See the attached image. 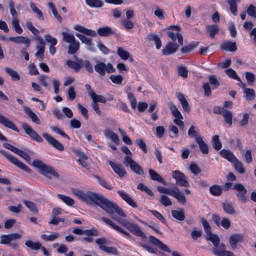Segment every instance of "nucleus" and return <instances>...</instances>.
Listing matches in <instances>:
<instances>
[{
    "instance_id": "nucleus-11",
    "label": "nucleus",
    "mask_w": 256,
    "mask_h": 256,
    "mask_svg": "<svg viewBox=\"0 0 256 256\" xmlns=\"http://www.w3.org/2000/svg\"><path fill=\"white\" fill-rule=\"evenodd\" d=\"M226 245L224 243H222L220 244L218 248H214L212 252L217 256H235L232 252L226 250Z\"/></svg>"
},
{
    "instance_id": "nucleus-30",
    "label": "nucleus",
    "mask_w": 256,
    "mask_h": 256,
    "mask_svg": "<svg viewBox=\"0 0 256 256\" xmlns=\"http://www.w3.org/2000/svg\"><path fill=\"white\" fill-rule=\"evenodd\" d=\"M89 96L91 97L92 102L96 103L100 102L104 104L106 102V99L103 96L96 94L94 91H90L89 92Z\"/></svg>"
},
{
    "instance_id": "nucleus-4",
    "label": "nucleus",
    "mask_w": 256,
    "mask_h": 256,
    "mask_svg": "<svg viewBox=\"0 0 256 256\" xmlns=\"http://www.w3.org/2000/svg\"><path fill=\"white\" fill-rule=\"evenodd\" d=\"M22 237V234L18 233L2 235L0 238V244L8 245L12 248L16 249L18 248V244L12 242L20 239Z\"/></svg>"
},
{
    "instance_id": "nucleus-1",
    "label": "nucleus",
    "mask_w": 256,
    "mask_h": 256,
    "mask_svg": "<svg viewBox=\"0 0 256 256\" xmlns=\"http://www.w3.org/2000/svg\"><path fill=\"white\" fill-rule=\"evenodd\" d=\"M84 202L89 204H95L111 215L116 212L122 218L126 217V214L116 204L100 194L87 192Z\"/></svg>"
},
{
    "instance_id": "nucleus-39",
    "label": "nucleus",
    "mask_w": 256,
    "mask_h": 256,
    "mask_svg": "<svg viewBox=\"0 0 256 256\" xmlns=\"http://www.w3.org/2000/svg\"><path fill=\"white\" fill-rule=\"evenodd\" d=\"M80 59H77L76 62L68 60L66 61V65L71 68L74 69L76 71L78 72L81 68V64L80 62Z\"/></svg>"
},
{
    "instance_id": "nucleus-24",
    "label": "nucleus",
    "mask_w": 256,
    "mask_h": 256,
    "mask_svg": "<svg viewBox=\"0 0 256 256\" xmlns=\"http://www.w3.org/2000/svg\"><path fill=\"white\" fill-rule=\"evenodd\" d=\"M148 172H149L151 180L161 182L164 186L167 185L166 182L154 170H153L152 169H150L148 170Z\"/></svg>"
},
{
    "instance_id": "nucleus-55",
    "label": "nucleus",
    "mask_w": 256,
    "mask_h": 256,
    "mask_svg": "<svg viewBox=\"0 0 256 256\" xmlns=\"http://www.w3.org/2000/svg\"><path fill=\"white\" fill-rule=\"evenodd\" d=\"M80 62L81 64V68L84 66L86 68V70L90 72H93L92 66L90 62L88 60H80Z\"/></svg>"
},
{
    "instance_id": "nucleus-36",
    "label": "nucleus",
    "mask_w": 256,
    "mask_h": 256,
    "mask_svg": "<svg viewBox=\"0 0 256 256\" xmlns=\"http://www.w3.org/2000/svg\"><path fill=\"white\" fill-rule=\"evenodd\" d=\"M62 36L63 40L66 43L71 44L72 42L76 41L74 35L72 32H62Z\"/></svg>"
},
{
    "instance_id": "nucleus-31",
    "label": "nucleus",
    "mask_w": 256,
    "mask_h": 256,
    "mask_svg": "<svg viewBox=\"0 0 256 256\" xmlns=\"http://www.w3.org/2000/svg\"><path fill=\"white\" fill-rule=\"evenodd\" d=\"M206 30L210 36L214 38L219 31V28L216 24L208 25L206 26Z\"/></svg>"
},
{
    "instance_id": "nucleus-51",
    "label": "nucleus",
    "mask_w": 256,
    "mask_h": 256,
    "mask_svg": "<svg viewBox=\"0 0 256 256\" xmlns=\"http://www.w3.org/2000/svg\"><path fill=\"white\" fill-rule=\"evenodd\" d=\"M58 197L68 206H71L74 204V200L62 194H58Z\"/></svg>"
},
{
    "instance_id": "nucleus-26",
    "label": "nucleus",
    "mask_w": 256,
    "mask_h": 256,
    "mask_svg": "<svg viewBox=\"0 0 256 256\" xmlns=\"http://www.w3.org/2000/svg\"><path fill=\"white\" fill-rule=\"evenodd\" d=\"M222 206L224 212L227 214L233 215L236 214V210L232 203L224 202H222Z\"/></svg>"
},
{
    "instance_id": "nucleus-27",
    "label": "nucleus",
    "mask_w": 256,
    "mask_h": 256,
    "mask_svg": "<svg viewBox=\"0 0 256 256\" xmlns=\"http://www.w3.org/2000/svg\"><path fill=\"white\" fill-rule=\"evenodd\" d=\"M104 136L106 138H110L116 144H118L120 142L118 134L109 128H106L104 130Z\"/></svg>"
},
{
    "instance_id": "nucleus-15",
    "label": "nucleus",
    "mask_w": 256,
    "mask_h": 256,
    "mask_svg": "<svg viewBox=\"0 0 256 256\" xmlns=\"http://www.w3.org/2000/svg\"><path fill=\"white\" fill-rule=\"evenodd\" d=\"M118 193L121 198L130 206L134 208H136L138 207L136 202L131 198L128 194L123 190H118Z\"/></svg>"
},
{
    "instance_id": "nucleus-57",
    "label": "nucleus",
    "mask_w": 256,
    "mask_h": 256,
    "mask_svg": "<svg viewBox=\"0 0 256 256\" xmlns=\"http://www.w3.org/2000/svg\"><path fill=\"white\" fill-rule=\"evenodd\" d=\"M159 200L160 202L165 206H168L172 204V202L170 199L166 195H160Z\"/></svg>"
},
{
    "instance_id": "nucleus-28",
    "label": "nucleus",
    "mask_w": 256,
    "mask_h": 256,
    "mask_svg": "<svg viewBox=\"0 0 256 256\" xmlns=\"http://www.w3.org/2000/svg\"><path fill=\"white\" fill-rule=\"evenodd\" d=\"M209 191L210 194L214 196H220L222 193V186L218 184L212 185L210 187Z\"/></svg>"
},
{
    "instance_id": "nucleus-47",
    "label": "nucleus",
    "mask_w": 256,
    "mask_h": 256,
    "mask_svg": "<svg viewBox=\"0 0 256 256\" xmlns=\"http://www.w3.org/2000/svg\"><path fill=\"white\" fill-rule=\"evenodd\" d=\"M8 6L10 14L12 16V20L18 19V13L15 9V4L12 0H10L8 2Z\"/></svg>"
},
{
    "instance_id": "nucleus-25",
    "label": "nucleus",
    "mask_w": 256,
    "mask_h": 256,
    "mask_svg": "<svg viewBox=\"0 0 256 256\" xmlns=\"http://www.w3.org/2000/svg\"><path fill=\"white\" fill-rule=\"evenodd\" d=\"M196 141L199 146L200 151L203 154L208 153V144L204 141L201 136L196 138Z\"/></svg>"
},
{
    "instance_id": "nucleus-18",
    "label": "nucleus",
    "mask_w": 256,
    "mask_h": 256,
    "mask_svg": "<svg viewBox=\"0 0 256 256\" xmlns=\"http://www.w3.org/2000/svg\"><path fill=\"white\" fill-rule=\"evenodd\" d=\"M178 48V46L177 44L169 42L162 50V53L164 55H170L174 53Z\"/></svg>"
},
{
    "instance_id": "nucleus-34",
    "label": "nucleus",
    "mask_w": 256,
    "mask_h": 256,
    "mask_svg": "<svg viewBox=\"0 0 256 256\" xmlns=\"http://www.w3.org/2000/svg\"><path fill=\"white\" fill-rule=\"evenodd\" d=\"M172 215L173 218L180 221L184 220L186 218L184 209H180V210H172Z\"/></svg>"
},
{
    "instance_id": "nucleus-29",
    "label": "nucleus",
    "mask_w": 256,
    "mask_h": 256,
    "mask_svg": "<svg viewBox=\"0 0 256 256\" xmlns=\"http://www.w3.org/2000/svg\"><path fill=\"white\" fill-rule=\"evenodd\" d=\"M206 239L207 240L212 242L214 248H218V245L220 243V239L218 236L210 232L206 235Z\"/></svg>"
},
{
    "instance_id": "nucleus-19",
    "label": "nucleus",
    "mask_w": 256,
    "mask_h": 256,
    "mask_svg": "<svg viewBox=\"0 0 256 256\" xmlns=\"http://www.w3.org/2000/svg\"><path fill=\"white\" fill-rule=\"evenodd\" d=\"M8 39L10 42L17 44L22 43L26 44V47L30 46V40L28 38L22 36H12L10 37Z\"/></svg>"
},
{
    "instance_id": "nucleus-32",
    "label": "nucleus",
    "mask_w": 256,
    "mask_h": 256,
    "mask_svg": "<svg viewBox=\"0 0 256 256\" xmlns=\"http://www.w3.org/2000/svg\"><path fill=\"white\" fill-rule=\"evenodd\" d=\"M221 48L223 50L234 52L236 50V46L234 42H226L222 44Z\"/></svg>"
},
{
    "instance_id": "nucleus-61",
    "label": "nucleus",
    "mask_w": 256,
    "mask_h": 256,
    "mask_svg": "<svg viewBox=\"0 0 256 256\" xmlns=\"http://www.w3.org/2000/svg\"><path fill=\"white\" fill-rule=\"evenodd\" d=\"M110 79L115 84H122L123 77L122 75H112L110 76Z\"/></svg>"
},
{
    "instance_id": "nucleus-5",
    "label": "nucleus",
    "mask_w": 256,
    "mask_h": 256,
    "mask_svg": "<svg viewBox=\"0 0 256 256\" xmlns=\"http://www.w3.org/2000/svg\"><path fill=\"white\" fill-rule=\"evenodd\" d=\"M232 190H235V194L238 200L242 203H246L248 198L247 196L248 190L240 183L234 184Z\"/></svg>"
},
{
    "instance_id": "nucleus-20",
    "label": "nucleus",
    "mask_w": 256,
    "mask_h": 256,
    "mask_svg": "<svg viewBox=\"0 0 256 256\" xmlns=\"http://www.w3.org/2000/svg\"><path fill=\"white\" fill-rule=\"evenodd\" d=\"M108 164L111 166L114 172L120 178L124 177L126 174V171L122 167L116 164L112 161H108Z\"/></svg>"
},
{
    "instance_id": "nucleus-14",
    "label": "nucleus",
    "mask_w": 256,
    "mask_h": 256,
    "mask_svg": "<svg viewBox=\"0 0 256 256\" xmlns=\"http://www.w3.org/2000/svg\"><path fill=\"white\" fill-rule=\"evenodd\" d=\"M176 198L178 202L182 204H186V198L183 192H180V190L174 186L172 189V192L171 195Z\"/></svg>"
},
{
    "instance_id": "nucleus-12",
    "label": "nucleus",
    "mask_w": 256,
    "mask_h": 256,
    "mask_svg": "<svg viewBox=\"0 0 256 256\" xmlns=\"http://www.w3.org/2000/svg\"><path fill=\"white\" fill-rule=\"evenodd\" d=\"M126 163L124 164L126 166H130L131 170L138 174H144V170L141 166L136 162L132 158H129L126 159Z\"/></svg>"
},
{
    "instance_id": "nucleus-35",
    "label": "nucleus",
    "mask_w": 256,
    "mask_h": 256,
    "mask_svg": "<svg viewBox=\"0 0 256 256\" xmlns=\"http://www.w3.org/2000/svg\"><path fill=\"white\" fill-rule=\"evenodd\" d=\"M220 154L223 158H226L231 162L236 158V156L231 151L225 149L222 150L220 152Z\"/></svg>"
},
{
    "instance_id": "nucleus-23",
    "label": "nucleus",
    "mask_w": 256,
    "mask_h": 256,
    "mask_svg": "<svg viewBox=\"0 0 256 256\" xmlns=\"http://www.w3.org/2000/svg\"><path fill=\"white\" fill-rule=\"evenodd\" d=\"M98 34L101 36H108L114 34V30L108 26L100 28L97 30Z\"/></svg>"
},
{
    "instance_id": "nucleus-33",
    "label": "nucleus",
    "mask_w": 256,
    "mask_h": 256,
    "mask_svg": "<svg viewBox=\"0 0 256 256\" xmlns=\"http://www.w3.org/2000/svg\"><path fill=\"white\" fill-rule=\"evenodd\" d=\"M168 36L172 38L173 41H175L177 38L178 40V42L180 46H183V36L182 34L180 33L176 32L174 33L172 32H168Z\"/></svg>"
},
{
    "instance_id": "nucleus-41",
    "label": "nucleus",
    "mask_w": 256,
    "mask_h": 256,
    "mask_svg": "<svg viewBox=\"0 0 256 256\" xmlns=\"http://www.w3.org/2000/svg\"><path fill=\"white\" fill-rule=\"evenodd\" d=\"M79 47L80 43L78 41L76 40L74 42H72L71 44H69V46L68 47V54H75L79 49Z\"/></svg>"
},
{
    "instance_id": "nucleus-16",
    "label": "nucleus",
    "mask_w": 256,
    "mask_h": 256,
    "mask_svg": "<svg viewBox=\"0 0 256 256\" xmlns=\"http://www.w3.org/2000/svg\"><path fill=\"white\" fill-rule=\"evenodd\" d=\"M149 240L151 243L155 244L158 247L160 250L166 252H170L171 250L169 248L164 244L162 242L155 238L152 236H149Z\"/></svg>"
},
{
    "instance_id": "nucleus-40",
    "label": "nucleus",
    "mask_w": 256,
    "mask_h": 256,
    "mask_svg": "<svg viewBox=\"0 0 256 256\" xmlns=\"http://www.w3.org/2000/svg\"><path fill=\"white\" fill-rule=\"evenodd\" d=\"M25 245L34 250H38L41 248V244L39 242H34L31 240H26Z\"/></svg>"
},
{
    "instance_id": "nucleus-60",
    "label": "nucleus",
    "mask_w": 256,
    "mask_h": 256,
    "mask_svg": "<svg viewBox=\"0 0 256 256\" xmlns=\"http://www.w3.org/2000/svg\"><path fill=\"white\" fill-rule=\"evenodd\" d=\"M40 84L44 87H47L50 82V78L46 75H41L38 78Z\"/></svg>"
},
{
    "instance_id": "nucleus-46",
    "label": "nucleus",
    "mask_w": 256,
    "mask_h": 256,
    "mask_svg": "<svg viewBox=\"0 0 256 256\" xmlns=\"http://www.w3.org/2000/svg\"><path fill=\"white\" fill-rule=\"evenodd\" d=\"M48 6L51 10L54 18H56L60 22H62V17L58 14L54 4L52 2H49Z\"/></svg>"
},
{
    "instance_id": "nucleus-22",
    "label": "nucleus",
    "mask_w": 256,
    "mask_h": 256,
    "mask_svg": "<svg viewBox=\"0 0 256 256\" xmlns=\"http://www.w3.org/2000/svg\"><path fill=\"white\" fill-rule=\"evenodd\" d=\"M24 110L26 114L31 118L32 120L37 124H40V120L37 115L32 112V109L28 106H24Z\"/></svg>"
},
{
    "instance_id": "nucleus-10",
    "label": "nucleus",
    "mask_w": 256,
    "mask_h": 256,
    "mask_svg": "<svg viewBox=\"0 0 256 256\" xmlns=\"http://www.w3.org/2000/svg\"><path fill=\"white\" fill-rule=\"evenodd\" d=\"M43 137L46 140L48 143L60 151H62L64 150L63 145L58 140H56L50 134L48 133H44Z\"/></svg>"
},
{
    "instance_id": "nucleus-44",
    "label": "nucleus",
    "mask_w": 256,
    "mask_h": 256,
    "mask_svg": "<svg viewBox=\"0 0 256 256\" xmlns=\"http://www.w3.org/2000/svg\"><path fill=\"white\" fill-rule=\"evenodd\" d=\"M58 237L59 234L56 232H50V235H47L45 234L41 235V238L46 242L54 240Z\"/></svg>"
},
{
    "instance_id": "nucleus-54",
    "label": "nucleus",
    "mask_w": 256,
    "mask_h": 256,
    "mask_svg": "<svg viewBox=\"0 0 256 256\" xmlns=\"http://www.w3.org/2000/svg\"><path fill=\"white\" fill-rule=\"evenodd\" d=\"M36 48L38 51L35 55L38 58L39 60L42 62L43 60L44 46L42 45H37Z\"/></svg>"
},
{
    "instance_id": "nucleus-2",
    "label": "nucleus",
    "mask_w": 256,
    "mask_h": 256,
    "mask_svg": "<svg viewBox=\"0 0 256 256\" xmlns=\"http://www.w3.org/2000/svg\"><path fill=\"white\" fill-rule=\"evenodd\" d=\"M32 164L34 166L40 170L39 172L40 174L50 179L51 177L47 174H50L55 178H59L58 174L52 166L46 165L42 160H34Z\"/></svg>"
},
{
    "instance_id": "nucleus-62",
    "label": "nucleus",
    "mask_w": 256,
    "mask_h": 256,
    "mask_svg": "<svg viewBox=\"0 0 256 256\" xmlns=\"http://www.w3.org/2000/svg\"><path fill=\"white\" fill-rule=\"evenodd\" d=\"M76 35L80 40L82 43L85 44L88 46H90L92 44V40L90 38L79 34H76Z\"/></svg>"
},
{
    "instance_id": "nucleus-9",
    "label": "nucleus",
    "mask_w": 256,
    "mask_h": 256,
    "mask_svg": "<svg viewBox=\"0 0 256 256\" xmlns=\"http://www.w3.org/2000/svg\"><path fill=\"white\" fill-rule=\"evenodd\" d=\"M244 240V236L242 234L234 233L230 236L228 242L231 248L234 250L236 248L238 244L242 242Z\"/></svg>"
},
{
    "instance_id": "nucleus-37",
    "label": "nucleus",
    "mask_w": 256,
    "mask_h": 256,
    "mask_svg": "<svg viewBox=\"0 0 256 256\" xmlns=\"http://www.w3.org/2000/svg\"><path fill=\"white\" fill-rule=\"evenodd\" d=\"M169 106L174 116L179 119L183 118L182 116L175 104L170 102L169 104Z\"/></svg>"
},
{
    "instance_id": "nucleus-7",
    "label": "nucleus",
    "mask_w": 256,
    "mask_h": 256,
    "mask_svg": "<svg viewBox=\"0 0 256 256\" xmlns=\"http://www.w3.org/2000/svg\"><path fill=\"white\" fill-rule=\"evenodd\" d=\"M172 176L176 180V184L180 186L189 187L190 184L186 177L182 172L176 170L172 172Z\"/></svg>"
},
{
    "instance_id": "nucleus-50",
    "label": "nucleus",
    "mask_w": 256,
    "mask_h": 256,
    "mask_svg": "<svg viewBox=\"0 0 256 256\" xmlns=\"http://www.w3.org/2000/svg\"><path fill=\"white\" fill-rule=\"evenodd\" d=\"M212 143L213 147L216 150H220L222 147V144L219 140V136L218 135L213 136Z\"/></svg>"
},
{
    "instance_id": "nucleus-8",
    "label": "nucleus",
    "mask_w": 256,
    "mask_h": 256,
    "mask_svg": "<svg viewBox=\"0 0 256 256\" xmlns=\"http://www.w3.org/2000/svg\"><path fill=\"white\" fill-rule=\"evenodd\" d=\"M22 130H24L26 134H28L33 140H36V142H43V140L42 138V137L36 131H34L31 128V126H30L27 123H22Z\"/></svg>"
},
{
    "instance_id": "nucleus-17",
    "label": "nucleus",
    "mask_w": 256,
    "mask_h": 256,
    "mask_svg": "<svg viewBox=\"0 0 256 256\" xmlns=\"http://www.w3.org/2000/svg\"><path fill=\"white\" fill-rule=\"evenodd\" d=\"M74 28L76 31L92 37H96L97 35V33L96 31L90 29H88L80 24L74 26Z\"/></svg>"
},
{
    "instance_id": "nucleus-63",
    "label": "nucleus",
    "mask_w": 256,
    "mask_h": 256,
    "mask_svg": "<svg viewBox=\"0 0 256 256\" xmlns=\"http://www.w3.org/2000/svg\"><path fill=\"white\" fill-rule=\"evenodd\" d=\"M96 178L98 182V184L107 190H111L112 189V187L111 185L108 184L105 180L102 178L100 176H96Z\"/></svg>"
},
{
    "instance_id": "nucleus-43",
    "label": "nucleus",
    "mask_w": 256,
    "mask_h": 256,
    "mask_svg": "<svg viewBox=\"0 0 256 256\" xmlns=\"http://www.w3.org/2000/svg\"><path fill=\"white\" fill-rule=\"evenodd\" d=\"M26 206L30 210V212L37 214L38 212V209L36 204L32 201L28 200H24L23 201Z\"/></svg>"
},
{
    "instance_id": "nucleus-64",
    "label": "nucleus",
    "mask_w": 256,
    "mask_h": 256,
    "mask_svg": "<svg viewBox=\"0 0 256 256\" xmlns=\"http://www.w3.org/2000/svg\"><path fill=\"white\" fill-rule=\"evenodd\" d=\"M246 12L250 16L256 18V6H253L252 4H250Z\"/></svg>"
},
{
    "instance_id": "nucleus-49",
    "label": "nucleus",
    "mask_w": 256,
    "mask_h": 256,
    "mask_svg": "<svg viewBox=\"0 0 256 256\" xmlns=\"http://www.w3.org/2000/svg\"><path fill=\"white\" fill-rule=\"evenodd\" d=\"M244 92L246 94V98L248 100H252L256 96L254 90L252 88H244Z\"/></svg>"
},
{
    "instance_id": "nucleus-58",
    "label": "nucleus",
    "mask_w": 256,
    "mask_h": 256,
    "mask_svg": "<svg viewBox=\"0 0 256 256\" xmlns=\"http://www.w3.org/2000/svg\"><path fill=\"white\" fill-rule=\"evenodd\" d=\"M5 70L6 73L8 74L14 80H20V76L18 73L12 68H6Z\"/></svg>"
},
{
    "instance_id": "nucleus-6",
    "label": "nucleus",
    "mask_w": 256,
    "mask_h": 256,
    "mask_svg": "<svg viewBox=\"0 0 256 256\" xmlns=\"http://www.w3.org/2000/svg\"><path fill=\"white\" fill-rule=\"evenodd\" d=\"M0 152L8 160L14 165L28 174L32 173L31 170L22 162L20 161L12 156L8 154L6 151L1 150Z\"/></svg>"
},
{
    "instance_id": "nucleus-59",
    "label": "nucleus",
    "mask_w": 256,
    "mask_h": 256,
    "mask_svg": "<svg viewBox=\"0 0 256 256\" xmlns=\"http://www.w3.org/2000/svg\"><path fill=\"white\" fill-rule=\"evenodd\" d=\"M50 128L55 133L59 134L62 136L70 140V138L58 126H52Z\"/></svg>"
},
{
    "instance_id": "nucleus-3",
    "label": "nucleus",
    "mask_w": 256,
    "mask_h": 256,
    "mask_svg": "<svg viewBox=\"0 0 256 256\" xmlns=\"http://www.w3.org/2000/svg\"><path fill=\"white\" fill-rule=\"evenodd\" d=\"M112 218L122 224L134 234L142 238L146 237V234L137 224L126 220H121L114 216H112Z\"/></svg>"
},
{
    "instance_id": "nucleus-21",
    "label": "nucleus",
    "mask_w": 256,
    "mask_h": 256,
    "mask_svg": "<svg viewBox=\"0 0 256 256\" xmlns=\"http://www.w3.org/2000/svg\"><path fill=\"white\" fill-rule=\"evenodd\" d=\"M176 96L180 102L183 110L186 112H189L190 110V106L184 94L181 92H178L176 94Z\"/></svg>"
},
{
    "instance_id": "nucleus-38",
    "label": "nucleus",
    "mask_w": 256,
    "mask_h": 256,
    "mask_svg": "<svg viewBox=\"0 0 256 256\" xmlns=\"http://www.w3.org/2000/svg\"><path fill=\"white\" fill-rule=\"evenodd\" d=\"M148 38L150 41H154L156 45V48L157 49H160L162 46V42L160 38L154 34H150L148 36Z\"/></svg>"
},
{
    "instance_id": "nucleus-13",
    "label": "nucleus",
    "mask_w": 256,
    "mask_h": 256,
    "mask_svg": "<svg viewBox=\"0 0 256 256\" xmlns=\"http://www.w3.org/2000/svg\"><path fill=\"white\" fill-rule=\"evenodd\" d=\"M0 124L5 127L12 129L17 132H18L20 131L12 121L2 114H0Z\"/></svg>"
},
{
    "instance_id": "nucleus-52",
    "label": "nucleus",
    "mask_w": 256,
    "mask_h": 256,
    "mask_svg": "<svg viewBox=\"0 0 256 256\" xmlns=\"http://www.w3.org/2000/svg\"><path fill=\"white\" fill-rule=\"evenodd\" d=\"M96 243L99 246L100 248L104 250V248H106V246L105 245H106L108 244V240L104 237H101L97 238L96 240Z\"/></svg>"
},
{
    "instance_id": "nucleus-45",
    "label": "nucleus",
    "mask_w": 256,
    "mask_h": 256,
    "mask_svg": "<svg viewBox=\"0 0 256 256\" xmlns=\"http://www.w3.org/2000/svg\"><path fill=\"white\" fill-rule=\"evenodd\" d=\"M224 118L225 122L231 126L232 122V114L230 111L225 110L222 114Z\"/></svg>"
},
{
    "instance_id": "nucleus-56",
    "label": "nucleus",
    "mask_w": 256,
    "mask_h": 256,
    "mask_svg": "<svg viewBox=\"0 0 256 256\" xmlns=\"http://www.w3.org/2000/svg\"><path fill=\"white\" fill-rule=\"evenodd\" d=\"M117 54L124 60L128 59L130 56V53L128 51L124 50L121 47L118 48Z\"/></svg>"
},
{
    "instance_id": "nucleus-48",
    "label": "nucleus",
    "mask_w": 256,
    "mask_h": 256,
    "mask_svg": "<svg viewBox=\"0 0 256 256\" xmlns=\"http://www.w3.org/2000/svg\"><path fill=\"white\" fill-rule=\"evenodd\" d=\"M234 164L236 170L240 174H244L245 172L244 165L242 162L236 158L232 162Z\"/></svg>"
},
{
    "instance_id": "nucleus-53",
    "label": "nucleus",
    "mask_w": 256,
    "mask_h": 256,
    "mask_svg": "<svg viewBox=\"0 0 256 256\" xmlns=\"http://www.w3.org/2000/svg\"><path fill=\"white\" fill-rule=\"evenodd\" d=\"M86 2L90 7L100 8L103 5L100 0H86Z\"/></svg>"
},
{
    "instance_id": "nucleus-42",
    "label": "nucleus",
    "mask_w": 256,
    "mask_h": 256,
    "mask_svg": "<svg viewBox=\"0 0 256 256\" xmlns=\"http://www.w3.org/2000/svg\"><path fill=\"white\" fill-rule=\"evenodd\" d=\"M95 70L101 76L105 74L106 64L102 62H98L94 66Z\"/></svg>"
}]
</instances>
